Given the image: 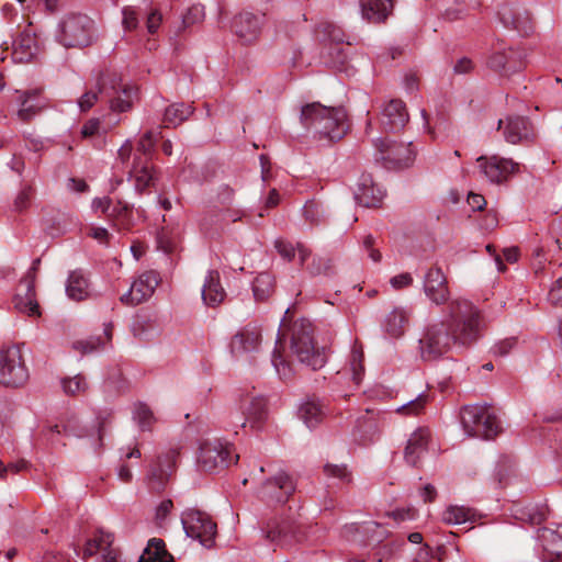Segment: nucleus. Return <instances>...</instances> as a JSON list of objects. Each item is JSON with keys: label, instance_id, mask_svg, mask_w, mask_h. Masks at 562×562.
Instances as JSON below:
<instances>
[{"label": "nucleus", "instance_id": "nucleus-11", "mask_svg": "<svg viewBox=\"0 0 562 562\" xmlns=\"http://www.w3.org/2000/svg\"><path fill=\"white\" fill-rule=\"evenodd\" d=\"M238 454L232 445L220 440L204 441L200 446L198 465L202 471L216 472L232 463H236Z\"/></svg>", "mask_w": 562, "mask_h": 562}, {"label": "nucleus", "instance_id": "nucleus-24", "mask_svg": "<svg viewBox=\"0 0 562 562\" xmlns=\"http://www.w3.org/2000/svg\"><path fill=\"white\" fill-rule=\"evenodd\" d=\"M177 458L178 453L176 450H169L158 457L148 473L153 490L161 491L164 488L176 468Z\"/></svg>", "mask_w": 562, "mask_h": 562}, {"label": "nucleus", "instance_id": "nucleus-30", "mask_svg": "<svg viewBox=\"0 0 562 562\" xmlns=\"http://www.w3.org/2000/svg\"><path fill=\"white\" fill-rule=\"evenodd\" d=\"M130 179L134 180L135 190L143 192L145 189L155 184L156 170L150 160L143 159L140 156H134L132 168L128 171Z\"/></svg>", "mask_w": 562, "mask_h": 562}, {"label": "nucleus", "instance_id": "nucleus-10", "mask_svg": "<svg viewBox=\"0 0 562 562\" xmlns=\"http://www.w3.org/2000/svg\"><path fill=\"white\" fill-rule=\"evenodd\" d=\"M98 86L99 92L108 99L114 111H127L137 98V89L123 82L122 78L114 72L103 74Z\"/></svg>", "mask_w": 562, "mask_h": 562}, {"label": "nucleus", "instance_id": "nucleus-34", "mask_svg": "<svg viewBox=\"0 0 562 562\" xmlns=\"http://www.w3.org/2000/svg\"><path fill=\"white\" fill-rule=\"evenodd\" d=\"M66 293L69 299L82 301L90 295V285L82 270L71 271L66 283Z\"/></svg>", "mask_w": 562, "mask_h": 562}, {"label": "nucleus", "instance_id": "nucleus-20", "mask_svg": "<svg viewBox=\"0 0 562 562\" xmlns=\"http://www.w3.org/2000/svg\"><path fill=\"white\" fill-rule=\"evenodd\" d=\"M263 24V13L245 11L234 18L232 27L243 43L251 44L259 38Z\"/></svg>", "mask_w": 562, "mask_h": 562}, {"label": "nucleus", "instance_id": "nucleus-43", "mask_svg": "<svg viewBox=\"0 0 562 562\" xmlns=\"http://www.w3.org/2000/svg\"><path fill=\"white\" fill-rule=\"evenodd\" d=\"M274 280L268 272H262L252 282V292L257 301H266L273 291Z\"/></svg>", "mask_w": 562, "mask_h": 562}, {"label": "nucleus", "instance_id": "nucleus-56", "mask_svg": "<svg viewBox=\"0 0 562 562\" xmlns=\"http://www.w3.org/2000/svg\"><path fill=\"white\" fill-rule=\"evenodd\" d=\"M515 515L517 519L528 521L532 525L540 524L544 517L542 512L529 507L517 509Z\"/></svg>", "mask_w": 562, "mask_h": 562}, {"label": "nucleus", "instance_id": "nucleus-49", "mask_svg": "<svg viewBox=\"0 0 562 562\" xmlns=\"http://www.w3.org/2000/svg\"><path fill=\"white\" fill-rule=\"evenodd\" d=\"M350 370L352 372V380L358 385L362 379L364 371L363 368V352L362 349L355 346L350 353L349 359Z\"/></svg>", "mask_w": 562, "mask_h": 562}, {"label": "nucleus", "instance_id": "nucleus-35", "mask_svg": "<svg viewBox=\"0 0 562 562\" xmlns=\"http://www.w3.org/2000/svg\"><path fill=\"white\" fill-rule=\"evenodd\" d=\"M324 416V406L315 398H307L299 408V417L308 428L316 427L323 420Z\"/></svg>", "mask_w": 562, "mask_h": 562}, {"label": "nucleus", "instance_id": "nucleus-40", "mask_svg": "<svg viewBox=\"0 0 562 562\" xmlns=\"http://www.w3.org/2000/svg\"><path fill=\"white\" fill-rule=\"evenodd\" d=\"M109 218H111L119 229H130L133 226L131 205L119 201L109 213Z\"/></svg>", "mask_w": 562, "mask_h": 562}, {"label": "nucleus", "instance_id": "nucleus-26", "mask_svg": "<svg viewBox=\"0 0 562 562\" xmlns=\"http://www.w3.org/2000/svg\"><path fill=\"white\" fill-rule=\"evenodd\" d=\"M424 290L427 297L437 305L448 300V286L442 270L434 267L428 270L424 280Z\"/></svg>", "mask_w": 562, "mask_h": 562}, {"label": "nucleus", "instance_id": "nucleus-4", "mask_svg": "<svg viewBox=\"0 0 562 562\" xmlns=\"http://www.w3.org/2000/svg\"><path fill=\"white\" fill-rule=\"evenodd\" d=\"M462 428L468 437L491 439L502 429L501 422L487 405H465L460 412Z\"/></svg>", "mask_w": 562, "mask_h": 562}, {"label": "nucleus", "instance_id": "nucleus-55", "mask_svg": "<svg viewBox=\"0 0 562 562\" xmlns=\"http://www.w3.org/2000/svg\"><path fill=\"white\" fill-rule=\"evenodd\" d=\"M425 404L426 396L420 394L415 400L398 407L397 412L406 415H417L424 409Z\"/></svg>", "mask_w": 562, "mask_h": 562}, {"label": "nucleus", "instance_id": "nucleus-62", "mask_svg": "<svg viewBox=\"0 0 562 562\" xmlns=\"http://www.w3.org/2000/svg\"><path fill=\"white\" fill-rule=\"evenodd\" d=\"M516 344L517 341L515 338H506L494 346L493 352L497 356L504 357L508 355L512 349H514Z\"/></svg>", "mask_w": 562, "mask_h": 562}, {"label": "nucleus", "instance_id": "nucleus-3", "mask_svg": "<svg viewBox=\"0 0 562 562\" xmlns=\"http://www.w3.org/2000/svg\"><path fill=\"white\" fill-rule=\"evenodd\" d=\"M530 49L525 45H508L497 42L487 57L488 69L502 78H510L525 70L528 64Z\"/></svg>", "mask_w": 562, "mask_h": 562}, {"label": "nucleus", "instance_id": "nucleus-46", "mask_svg": "<svg viewBox=\"0 0 562 562\" xmlns=\"http://www.w3.org/2000/svg\"><path fill=\"white\" fill-rule=\"evenodd\" d=\"M282 347V339L280 336H278L271 361L279 376L281 379H288L293 374V372L291 364L288 361H285L281 355Z\"/></svg>", "mask_w": 562, "mask_h": 562}, {"label": "nucleus", "instance_id": "nucleus-59", "mask_svg": "<svg viewBox=\"0 0 562 562\" xmlns=\"http://www.w3.org/2000/svg\"><path fill=\"white\" fill-rule=\"evenodd\" d=\"M122 25L125 31H133L138 25L137 13L133 7H124L122 10Z\"/></svg>", "mask_w": 562, "mask_h": 562}, {"label": "nucleus", "instance_id": "nucleus-44", "mask_svg": "<svg viewBox=\"0 0 562 562\" xmlns=\"http://www.w3.org/2000/svg\"><path fill=\"white\" fill-rule=\"evenodd\" d=\"M113 543V536L110 532L99 531L93 538L89 539L83 549V557H91L97 552H102Z\"/></svg>", "mask_w": 562, "mask_h": 562}, {"label": "nucleus", "instance_id": "nucleus-29", "mask_svg": "<svg viewBox=\"0 0 562 562\" xmlns=\"http://www.w3.org/2000/svg\"><path fill=\"white\" fill-rule=\"evenodd\" d=\"M15 100L19 103L16 115L24 122L32 120L45 106V101L38 89L18 90Z\"/></svg>", "mask_w": 562, "mask_h": 562}, {"label": "nucleus", "instance_id": "nucleus-42", "mask_svg": "<svg viewBox=\"0 0 562 562\" xmlns=\"http://www.w3.org/2000/svg\"><path fill=\"white\" fill-rule=\"evenodd\" d=\"M193 112L191 105L184 103H175L169 105L164 115V121L171 126H177L186 121Z\"/></svg>", "mask_w": 562, "mask_h": 562}, {"label": "nucleus", "instance_id": "nucleus-17", "mask_svg": "<svg viewBox=\"0 0 562 562\" xmlns=\"http://www.w3.org/2000/svg\"><path fill=\"white\" fill-rule=\"evenodd\" d=\"M498 130L503 132L505 140L513 145L530 143L536 138L532 123L525 116L509 115L499 120Z\"/></svg>", "mask_w": 562, "mask_h": 562}, {"label": "nucleus", "instance_id": "nucleus-64", "mask_svg": "<svg viewBox=\"0 0 562 562\" xmlns=\"http://www.w3.org/2000/svg\"><path fill=\"white\" fill-rule=\"evenodd\" d=\"M548 297L552 304L562 306V278H559L553 283L549 291Z\"/></svg>", "mask_w": 562, "mask_h": 562}, {"label": "nucleus", "instance_id": "nucleus-25", "mask_svg": "<svg viewBox=\"0 0 562 562\" xmlns=\"http://www.w3.org/2000/svg\"><path fill=\"white\" fill-rule=\"evenodd\" d=\"M498 14L505 27L513 29L522 36H528L533 30L531 16L525 9L505 5Z\"/></svg>", "mask_w": 562, "mask_h": 562}, {"label": "nucleus", "instance_id": "nucleus-38", "mask_svg": "<svg viewBox=\"0 0 562 562\" xmlns=\"http://www.w3.org/2000/svg\"><path fill=\"white\" fill-rule=\"evenodd\" d=\"M274 247L279 255L289 261L293 260L297 255L301 266H304L307 259L312 256L311 250L302 243H297L294 246L292 243L284 239H277Z\"/></svg>", "mask_w": 562, "mask_h": 562}, {"label": "nucleus", "instance_id": "nucleus-51", "mask_svg": "<svg viewBox=\"0 0 562 562\" xmlns=\"http://www.w3.org/2000/svg\"><path fill=\"white\" fill-rule=\"evenodd\" d=\"M358 432H360V441L366 445L374 439V436L379 431L378 424L374 419L368 418L363 422L359 420L357 426Z\"/></svg>", "mask_w": 562, "mask_h": 562}, {"label": "nucleus", "instance_id": "nucleus-57", "mask_svg": "<svg viewBox=\"0 0 562 562\" xmlns=\"http://www.w3.org/2000/svg\"><path fill=\"white\" fill-rule=\"evenodd\" d=\"M32 196L33 188L31 186L23 187L14 200V209L16 211L25 210L30 205Z\"/></svg>", "mask_w": 562, "mask_h": 562}, {"label": "nucleus", "instance_id": "nucleus-33", "mask_svg": "<svg viewBox=\"0 0 562 562\" xmlns=\"http://www.w3.org/2000/svg\"><path fill=\"white\" fill-rule=\"evenodd\" d=\"M409 321V313L403 307H394L382 322L383 330L391 337H401Z\"/></svg>", "mask_w": 562, "mask_h": 562}, {"label": "nucleus", "instance_id": "nucleus-58", "mask_svg": "<svg viewBox=\"0 0 562 562\" xmlns=\"http://www.w3.org/2000/svg\"><path fill=\"white\" fill-rule=\"evenodd\" d=\"M303 216L310 224H318L322 218L319 205L315 202H307L303 206Z\"/></svg>", "mask_w": 562, "mask_h": 562}, {"label": "nucleus", "instance_id": "nucleus-19", "mask_svg": "<svg viewBox=\"0 0 562 562\" xmlns=\"http://www.w3.org/2000/svg\"><path fill=\"white\" fill-rule=\"evenodd\" d=\"M408 112L402 100L392 99L381 105L380 125L386 133H397L408 122Z\"/></svg>", "mask_w": 562, "mask_h": 562}, {"label": "nucleus", "instance_id": "nucleus-36", "mask_svg": "<svg viewBox=\"0 0 562 562\" xmlns=\"http://www.w3.org/2000/svg\"><path fill=\"white\" fill-rule=\"evenodd\" d=\"M37 50L36 40L29 33H22L13 43V58L20 63L32 60Z\"/></svg>", "mask_w": 562, "mask_h": 562}, {"label": "nucleus", "instance_id": "nucleus-22", "mask_svg": "<svg viewBox=\"0 0 562 562\" xmlns=\"http://www.w3.org/2000/svg\"><path fill=\"white\" fill-rule=\"evenodd\" d=\"M14 307L20 313L29 316H41V311L35 296L34 277L29 273L18 285L13 299Z\"/></svg>", "mask_w": 562, "mask_h": 562}, {"label": "nucleus", "instance_id": "nucleus-48", "mask_svg": "<svg viewBox=\"0 0 562 562\" xmlns=\"http://www.w3.org/2000/svg\"><path fill=\"white\" fill-rule=\"evenodd\" d=\"M347 52L344 44H329L326 47V63L331 67L338 68L347 60Z\"/></svg>", "mask_w": 562, "mask_h": 562}, {"label": "nucleus", "instance_id": "nucleus-60", "mask_svg": "<svg viewBox=\"0 0 562 562\" xmlns=\"http://www.w3.org/2000/svg\"><path fill=\"white\" fill-rule=\"evenodd\" d=\"M204 18V8L200 4L192 5L189 8L187 13L183 15V23L186 25H191L196 22L202 21Z\"/></svg>", "mask_w": 562, "mask_h": 562}, {"label": "nucleus", "instance_id": "nucleus-28", "mask_svg": "<svg viewBox=\"0 0 562 562\" xmlns=\"http://www.w3.org/2000/svg\"><path fill=\"white\" fill-rule=\"evenodd\" d=\"M430 437L429 429L425 427H419L409 435L404 450V458L408 464H418L427 451Z\"/></svg>", "mask_w": 562, "mask_h": 562}, {"label": "nucleus", "instance_id": "nucleus-18", "mask_svg": "<svg viewBox=\"0 0 562 562\" xmlns=\"http://www.w3.org/2000/svg\"><path fill=\"white\" fill-rule=\"evenodd\" d=\"M158 284V273L155 271H146L134 280L130 290L120 297V301L131 306L140 304L153 295Z\"/></svg>", "mask_w": 562, "mask_h": 562}, {"label": "nucleus", "instance_id": "nucleus-5", "mask_svg": "<svg viewBox=\"0 0 562 562\" xmlns=\"http://www.w3.org/2000/svg\"><path fill=\"white\" fill-rule=\"evenodd\" d=\"M313 327L306 319L294 323L292 333V350L300 362L313 370H318L326 363L325 348H316L312 337Z\"/></svg>", "mask_w": 562, "mask_h": 562}, {"label": "nucleus", "instance_id": "nucleus-7", "mask_svg": "<svg viewBox=\"0 0 562 562\" xmlns=\"http://www.w3.org/2000/svg\"><path fill=\"white\" fill-rule=\"evenodd\" d=\"M232 423L251 431H262L268 422V402L261 395L240 397L237 411L232 413Z\"/></svg>", "mask_w": 562, "mask_h": 562}, {"label": "nucleus", "instance_id": "nucleus-31", "mask_svg": "<svg viewBox=\"0 0 562 562\" xmlns=\"http://www.w3.org/2000/svg\"><path fill=\"white\" fill-rule=\"evenodd\" d=\"M361 18L373 24L383 23L393 10L392 0H360Z\"/></svg>", "mask_w": 562, "mask_h": 562}, {"label": "nucleus", "instance_id": "nucleus-61", "mask_svg": "<svg viewBox=\"0 0 562 562\" xmlns=\"http://www.w3.org/2000/svg\"><path fill=\"white\" fill-rule=\"evenodd\" d=\"M91 207L94 212H102L109 216L112 210V200L109 196L94 198L91 203Z\"/></svg>", "mask_w": 562, "mask_h": 562}, {"label": "nucleus", "instance_id": "nucleus-6", "mask_svg": "<svg viewBox=\"0 0 562 562\" xmlns=\"http://www.w3.org/2000/svg\"><path fill=\"white\" fill-rule=\"evenodd\" d=\"M56 37L65 47H86L95 38L94 22L86 14H70L60 22Z\"/></svg>", "mask_w": 562, "mask_h": 562}, {"label": "nucleus", "instance_id": "nucleus-21", "mask_svg": "<svg viewBox=\"0 0 562 562\" xmlns=\"http://www.w3.org/2000/svg\"><path fill=\"white\" fill-rule=\"evenodd\" d=\"M342 536L350 541L359 543H379L387 537V530L375 521L346 525Z\"/></svg>", "mask_w": 562, "mask_h": 562}, {"label": "nucleus", "instance_id": "nucleus-41", "mask_svg": "<svg viewBox=\"0 0 562 562\" xmlns=\"http://www.w3.org/2000/svg\"><path fill=\"white\" fill-rule=\"evenodd\" d=\"M475 513L463 506H449L442 514V520L449 525H461L474 521Z\"/></svg>", "mask_w": 562, "mask_h": 562}, {"label": "nucleus", "instance_id": "nucleus-15", "mask_svg": "<svg viewBox=\"0 0 562 562\" xmlns=\"http://www.w3.org/2000/svg\"><path fill=\"white\" fill-rule=\"evenodd\" d=\"M295 491L292 479L284 472L267 479L257 490V496L268 504H283Z\"/></svg>", "mask_w": 562, "mask_h": 562}, {"label": "nucleus", "instance_id": "nucleus-47", "mask_svg": "<svg viewBox=\"0 0 562 562\" xmlns=\"http://www.w3.org/2000/svg\"><path fill=\"white\" fill-rule=\"evenodd\" d=\"M61 386L67 395H79L88 390V382L81 374L63 379Z\"/></svg>", "mask_w": 562, "mask_h": 562}, {"label": "nucleus", "instance_id": "nucleus-23", "mask_svg": "<svg viewBox=\"0 0 562 562\" xmlns=\"http://www.w3.org/2000/svg\"><path fill=\"white\" fill-rule=\"evenodd\" d=\"M261 342V331L256 325H246L238 330L229 344L231 352L235 357H241L246 353L256 351Z\"/></svg>", "mask_w": 562, "mask_h": 562}, {"label": "nucleus", "instance_id": "nucleus-53", "mask_svg": "<svg viewBox=\"0 0 562 562\" xmlns=\"http://www.w3.org/2000/svg\"><path fill=\"white\" fill-rule=\"evenodd\" d=\"M155 146V139L151 132H147L139 139L135 156H140L143 159L150 160L151 151Z\"/></svg>", "mask_w": 562, "mask_h": 562}, {"label": "nucleus", "instance_id": "nucleus-39", "mask_svg": "<svg viewBox=\"0 0 562 562\" xmlns=\"http://www.w3.org/2000/svg\"><path fill=\"white\" fill-rule=\"evenodd\" d=\"M138 562H173V558L166 550L161 539L153 538L148 541Z\"/></svg>", "mask_w": 562, "mask_h": 562}, {"label": "nucleus", "instance_id": "nucleus-13", "mask_svg": "<svg viewBox=\"0 0 562 562\" xmlns=\"http://www.w3.org/2000/svg\"><path fill=\"white\" fill-rule=\"evenodd\" d=\"M29 379L21 351L18 347L0 350V384L18 387Z\"/></svg>", "mask_w": 562, "mask_h": 562}, {"label": "nucleus", "instance_id": "nucleus-9", "mask_svg": "<svg viewBox=\"0 0 562 562\" xmlns=\"http://www.w3.org/2000/svg\"><path fill=\"white\" fill-rule=\"evenodd\" d=\"M113 414L110 409H100L95 415L94 424L90 428L76 430L72 423L69 420L63 428L59 425H49L43 429V435L47 441L55 442L56 436L60 435L61 431L72 434L77 437H89L91 439V446L98 449L102 446V440L105 434V429L111 425Z\"/></svg>", "mask_w": 562, "mask_h": 562}, {"label": "nucleus", "instance_id": "nucleus-14", "mask_svg": "<svg viewBox=\"0 0 562 562\" xmlns=\"http://www.w3.org/2000/svg\"><path fill=\"white\" fill-rule=\"evenodd\" d=\"M375 147L380 155L379 158L390 169L408 167L415 159V149L412 143L379 139Z\"/></svg>", "mask_w": 562, "mask_h": 562}, {"label": "nucleus", "instance_id": "nucleus-2", "mask_svg": "<svg viewBox=\"0 0 562 562\" xmlns=\"http://www.w3.org/2000/svg\"><path fill=\"white\" fill-rule=\"evenodd\" d=\"M301 123L319 138L338 140L347 133L346 111L338 108L325 106L318 102L302 106Z\"/></svg>", "mask_w": 562, "mask_h": 562}, {"label": "nucleus", "instance_id": "nucleus-1", "mask_svg": "<svg viewBox=\"0 0 562 562\" xmlns=\"http://www.w3.org/2000/svg\"><path fill=\"white\" fill-rule=\"evenodd\" d=\"M484 328L480 310L465 299L448 304L447 322L429 325L419 339L420 357L431 361L447 353L452 346L468 348L482 336Z\"/></svg>", "mask_w": 562, "mask_h": 562}, {"label": "nucleus", "instance_id": "nucleus-50", "mask_svg": "<svg viewBox=\"0 0 562 562\" xmlns=\"http://www.w3.org/2000/svg\"><path fill=\"white\" fill-rule=\"evenodd\" d=\"M104 341L101 337H91L88 339H80L72 342V349L81 355H88L99 351L103 348Z\"/></svg>", "mask_w": 562, "mask_h": 562}, {"label": "nucleus", "instance_id": "nucleus-37", "mask_svg": "<svg viewBox=\"0 0 562 562\" xmlns=\"http://www.w3.org/2000/svg\"><path fill=\"white\" fill-rule=\"evenodd\" d=\"M538 541L542 549L548 552L550 560L559 558L562 554V538L559 527L557 529L543 528L540 530Z\"/></svg>", "mask_w": 562, "mask_h": 562}, {"label": "nucleus", "instance_id": "nucleus-52", "mask_svg": "<svg viewBox=\"0 0 562 562\" xmlns=\"http://www.w3.org/2000/svg\"><path fill=\"white\" fill-rule=\"evenodd\" d=\"M306 270L311 276L327 274L330 270V260L321 256H313L312 262L306 265Z\"/></svg>", "mask_w": 562, "mask_h": 562}, {"label": "nucleus", "instance_id": "nucleus-32", "mask_svg": "<svg viewBox=\"0 0 562 562\" xmlns=\"http://www.w3.org/2000/svg\"><path fill=\"white\" fill-rule=\"evenodd\" d=\"M226 296V292L221 284L220 273L216 270H210L204 279L202 286V300L205 305L215 307L220 305Z\"/></svg>", "mask_w": 562, "mask_h": 562}, {"label": "nucleus", "instance_id": "nucleus-8", "mask_svg": "<svg viewBox=\"0 0 562 562\" xmlns=\"http://www.w3.org/2000/svg\"><path fill=\"white\" fill-rule=\"evenodd\" d=\"M265 538L279 548H291L304 539L301 526L294 515L282 512L262 528Z\"/></svg>", "mask_w": 562, "mask_h": 562}, {"label": "nucleus", "instance_id": "nucleus-16", "mask_svg": "<svg viewBox=\"0 0 562 562\" xmlns=\"http://www.w3.org/2000/svg\"><path fill=\"white\" fill-rule=\"evenodd\" d=\"M476 162L480 171L491 183H503L519 171V164L498 156H481Z\"/></svg>", "mask_w": 562, "mask_h": 562}, {"label": "nucleus", "instance_id": "nucleus-63", "mask_svg": "<svg viewBox=\"0 0 562 562\" xmlns=\"http://www.w3.org/2000/svg\"><path fill=\"white\" fill-rule=\"evenodd\" d=\"M234 196V190L227 184H222L217 189L216 202L221 205L229 204Z\"/></svg>", "mask_w": 562, "mask_h": 562}, {"label": "nucleus", "instance_id": "nucleus-12", "mask_svg": "<svg viewBox=\"0 0 562 562\" xmlns=\"http://www.w3.org/2000/svg\"><path fill=\"white\" fill-rule=\"evenodd\" d=\"M181 522L188 537L199 540L205 548L214 544L216 524L207 514L190 509L182 515Z\"/></svg>", "mask_w": 562, "mask_h": 562}, {"label": "nucleus", "instance_id": "nucleus-27", "mask_svg": "<svg viewBox=\"0 0 562 562\" xmlns=\"http://www.w3.org/2000/svg\"><path fill=\"white\" fill-rule=\"evenodd\" d=\"M355 200L366 207L378 206L384 198V191L378 187L370 175H362L355 190Z\"/></svg>", "mask_w": 562, "mask_h": 562}, {"label": "nucleus", "instance_id": "nucleus-54", "mask_svg": "<svg viewBox=\"0 0 562 562\" xmlns=\"http://www.w3.org/2000/svg\"><path fill=\"white\" fill-rule=\"evenodd\" d=\"M324 473L328 477L338 479L341 482H349L350 481V473L346 465L344 464H330L327 463L324 467Z\"/></svg>", "mask_w": 562, "mask_h": 562}, {"label": "nucleus", "instance_id": "nucleus-45", "mask_svg": "<svg viewBox=\"0 0 562 562\" xmlns=\"http://www.w3.org/2000/svg\"><path fill=\"white\" fill-rule=\"evenodd\" d=\"M133 419L142 430H150L156 418L147 404L138 402L133 406Z\"/></svg>", "mask_w": 562, "mask_h": 562}]
</instances>
